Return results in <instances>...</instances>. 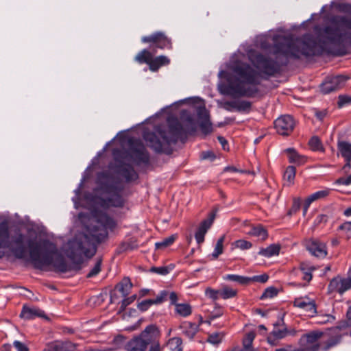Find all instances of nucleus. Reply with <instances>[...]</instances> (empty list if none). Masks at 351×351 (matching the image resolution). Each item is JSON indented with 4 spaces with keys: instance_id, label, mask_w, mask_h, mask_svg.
Returning a JSON list of instances; mask_svg holds the SVG:
<instances>
[{
    "instance_id": "1",
    "label": "nucleus",
    "mask_w": 351,
    "mask_h": 351,
    "mask_svg": "<svg viewBox=\"0 0 351 351\" xmlns=\"http://www.w3.org/2000/svg\"><path fill=\"white\" fill-rule=\"evenodd\" d=\"M96 195L91 199L95 207L92 211L91 221L97 224L88 228L89 235L80 233L62 247L63 252L73 263L80 264L85 258L93 256L96 252L95 241H99L106 237L107 229H112L115 226L114 220L103 210L123 206V197L116 191L97 190Z\"/></svg>"
},
{
    "instance_id": "2",
    "label": "nucleus",
    "mask_w": 351,
    "mask_h": 351,
    "mask_svg": "<svg viewBox=\"0 0 351 351\" xmlns=\"http://www.w3.org/2000/svg\"><path fill=\"white\" fill-rule=\"evenodd\" d=\"M247 56L258 71L243 62L241 54L233 55L228 64V71L219 73V77L226 79L228 82V85L219 86L222 95L232 97H252L257 93L255 86L259 83L261 74L273 75L278 71L279 66L276 61L268 59L254 50L249 51Z\"/></svg>"
},
{
    "instance_id": "3",
    "label": "nucleus",
    "mask_w": 351,
    "mask_h": 351,
    "mask_svg": "<svg viewBox=\"0 0 351 351\" xmlns=\"http://www.w3.org/2000/svg\"><path fill=\"white\" fill-rule=\"evenodd\" d=\"M256 45L262 49H270L276 58L280 55L300 58L302 56L313 55L316 43L310 34L293 39L269 32L267 34L256 36Z\"/></svg>"
},
{
    "instance_id": "4",
    "label": "nucleus",
    "mask_w": 351,
    "mask_h": 351,
    "mask_svg": "<svg viewBox=\"0 0 351 351\" xmlns=\"http://www.w3.org/2000/svg\"><path fill=\"white\" fill-rule=\"evenodd\" d=\"M29 257L36 268L42 269L53 265L61 272L68 271V265L59 254L56 245L48 239L40 241L34 245L32 240L28 241Z\"/></svg>"
},
{
    "instance_id": "5",
    "label": "nucleus",
    "mask_w": 351,
    "mask_h": 351,
    "mask_svg": "<svg viewBox=\"0 0 351 351\" xmlns=\"http://www.w3.org/2000/svg\"><path fill=\"white\" fill-rule=\"evenodd\" d=\"M351 17L335 16L332 20V25L324 29V36L335 43H343L351 38Z\"/></svg>"
},
{
    "instance_id": "6",
    "label": "nucleus",
    "mask_w": 351,
    "mask_h": 351,
    "mask_svg": "<svg viewBox=\"0 0 351 351\" xmlns=\"http://www.w3.org/2000/svg\"><path fill=\"white\" fill-rule=\"evenodd\" d=\"M324 333L319 330H313L303 335L300 340L298 348L300 351H327L332 347L338 344L341 340L340 337L331 338L327 341L319 343V340L322 338Z\"/></svg>"
},
{
    "instance_id": "7",
    "label": "nucleus",
    "mask_w": 351,
    "mask_h": 351,
    "mask_svg": "<svg viewBox=\"0 0 351 351\" xmlns=\"http://www.w3.org/2000/svg\"><path fill=\"white\" fill-rule=\"evenodd\" d=\"M182 127L177 120L175 121V125L170 123V135H166L162 131H158V134L161 138L153 132H145L143 138L151 147L156 152H163L169 147L171 143L176 141V135L180 133Z\"/></svg>"
},
{
    "instance_id": "8",
    "label": "nucleus",
    "mask_w": 351,
    "mask_h": 351,
    "mask_svg": "<svg viewBox=\"0 0 351 351\" xmlns=\"http://www.w3.org/2000/svg\"><path fill=\"white\" fill-rule=\"evenodd\" d=\"M9 228L6 223H0V248H9L13 254L17 258H23L26 254L25 247V236L21 233H18L12 237V241L9 242Z\"/></svg>"
},
{
    "instance_id": "9",
    "label": "nucleus",
    "mask_w": 351,
    "mask_h": 351,
    "mask_svg": "<svg viewBox=\"0 0 351 351\" xmlns=\"http://www.w3.org/2000/svg\"><path fill=\"white\" fill-rule=\"evenodd\" d=\"M158 335L157 327L155 325H149L138 337L127 343L125 349L127 351H145L153 338Z\"/></svg>"
},
{
    "instance_id": "10",
    "label": "nucleus",
    "mask_w": 351,
    "mask_h": 351,
    "mask_svg": "<svg viewBox=\"0 0 351 351\" xmlns=\"http://www.w3.org/2000/svg\"><path fill=\"white\" fill-rule=\"evenodd\" d=\"M348 77L343 75H337L328 77L321 85V91L328 94L341 88L347 81Z\"/></svg>"
},
{
    "instance_id": "11",
    "label": "nucleus",
    "mask_w": 351,
    "mask_h": 351,
    "mask_svg": "<svg viewBox=\"0 0 351 351\" xmlns=\"http://www.w3.org/2000/svg\"><path fill=\"white\" fill-rule=\"evenodd\" d=\"M276 132L282 136L289 135L293 130L295 121L290 115H283L278 117L274 122Z\"/></svg>"
},
{
    "instance_id": "12",
    "label": "nucleus",
    "mask_w": 351,
    "mask_h": 351,
    "mask_svg": "<svg viewBox=\"0 0 351 351\" xmlns=\"http://www.w3.org/2000/svg\"><path fill=\"white\" fill-rule=\"evenodd\" d=\"M142 41L145 43H154L156 47L160 49H170L171 47L170 39H169L164 33L160 32H155L150 36L143 37Z\"/></svg>"
},
{
    "instance_id": "13",
    "label": "nucleus",
    "mask_w": 351,
    "mask_h": 351,
    "mask_svg": "<svg viewBox=\"0 0 351 351\" xmlns=\"http://www.w3.org/2000/svg\"><path fill=\"white\" fill-rule=\"evenodd\" d=\"M306 249L313 256L325 258L327 255L326 245L317 239H310L306 242Z\"/></svg>"
},
{
    "instance_id": "14",
    "label": "nucleus",
    "mask_w": 351,
    "mask_h": 351,
    "mask_svg": "<svg viewBox=\"0 0 351 351\" xmlns=\"http://www.w3.org/2000/svg\"><path fill=\"white\" fill-rule=\"evenodd\" d=\"M351 289V278H341L339 277L334 278L328 285L330 291L338 292L343 293L347 290Z\"/></svg>"
},
{
    "instance_id": "15",
    "label": "nucleus",
    "mask_w": 351,
    "mask_h": 351,
    "mask_svg": "<svg viewBox=\"0 0 351 351\" xmlns=\"http://www.w3.org/2000/svg\"><path fill=\"white\" fill-rule=\"evenodd\" d=\"M293 304L295 307L302 309L308 316L313 317L317 313L314 300L307 297L295 299Z\"/></svg>"
},
{
    "instance_id": "16",
    "label": "nucleus",
    "mask_w": 351,
    "mask_h": 351,
    "mask_svg": "<svg viewBox=\"0 0 351 351\" xmlns=\"http://www.w3.org/2000/svg\"><path fill=\"white\" fill-rule=\"evenodd\" d=\"M215 217V213H211L208 219L204 220L200 223L195 234V240L198 244H201L204 241L205 234L208 230L210 228L214 221Z\"/></svg>"
},
{
    "instance_id": "17",
    "label": "nucleus",
    "mask_w": 351,
    "mask_h": 351,
    "mask_svg": "<svg viewBox=\"0 0 351 351\" xmlns=\"http://www.w3.org/2000/svg\"><path fill=\"white\" fill-rule=\"evenodd\" d=\"M198 117L200 119L199 128L204 134H208L212 132V123L209 119V113L204 108L198 111Z\"/></svg>"
},
{
    "instance_id": "18",
    "label": "nucleus",
    "mask_w": 351,
    "mask_h": 351,
    "mask_svg": "<svg viewBox=\"0 0 351 351\" xmlns=\"http://www.w3.org/2000/svg\"><path fill=\"white\" fill-rule=\"evenodd\" d=\"M180 328L182 333L189 339L192 340L199 331V325L191 322H184Z\"/></svg>"
},
{
    "instance_id": "19",
    "label": "nucleus",
    "mask_w": 351,
    "mask_h": 351,
    "mask_svg": "<svg viewBox=\"0 0 351 351\" xmlns=\"http://www.w3.org/2000/svg\"><path fill=\"white\" fill-rule=\"evenodd\" d=\"M337 149L342 157L345 158L347 163L346 167H350L351 161V143L346 141H339L337 143Z\"/></svg>"
},
{
    "instance_id": "20",
    "label": "nucleus",
    "mask_w": 351,
    "mask_h": 351,
    "mask_svg": "<svg viewBox=\"0 0 351 351\" xmlns=\"http://www.w3.org/2000/svg\"><path fill=\"white\" fill-rule=\"evenodd\" d=\"M43 315L44 312L38 308L24 306L20 316L25 319H32L36 317H42Z\"/></svg>"
},
{
    "instance_id": "21",
    "label": "nucleus",
    "mask_w": 351,
    "mask_h": 351,
    "mask_svg": "<svg viewBox=\"0 0 351 351\" xmlns=\"http://www.w3.org/2000/svg\"><path fill=\"white\" fill-rule=\"evenodd\" d=\"M133 157L138 162L147 163L149 161V154L143 145H138L133 152Z\"/></svg>"
},
{
    "instance_id": "22",
    "label": "nucleus",
    "mask_w": 351,
    "mask_h": 351,
    "mask_svg": "<svg viewBox=\"0 0 351 351\" xmlns=\"http://www.w3.org/2000/svg\"><path fill=\"white\" fill-rule=\"evenodd\" d=\"M285 152L287 153L288 159L290 163H294L298 165L305 163V157L299 154L294 149L289 148L287 149Z\"/></svg>"
},
{
    "instance_id": "23",
    "label": "nucleus",
    "mask_w": 351,
    "mask_h": 351,
    "mask_svg": "<svg viewBox=\"0 0 351 351\" xmlns=\"http://www.w3.org/2000/svg\"><path fill=\"white\" fill-rule=\"evenodd\" d=\"M153 53L146 49L142 50L135 57V60L136 62L141 64L146 63L149 67L153 62Z\"/></svg>"
},
{
    "instance_id": "24",
    "label": "nucleus",
    "mask_w": 351,
    "mask_h": 351,
    "mask_svg": "<svg viewBox=\"0 0 351 351\" xmlns=\"http://www.w3.org/2000/svg\"><path fill=\"white\" fill-rule=\"evenodd\" d=\"M170 62V60L165 56H159L153 59V62L150 65L152 71H156L160 66L167 65Z\"/></svg>"
},
{
    "instance_id": "25",
    "label": "nucleus",
    "mask_w": 351,
    "mask_h": 351,
    "mask_svg": "<svg viewBox=\"0 0 351 351\" xmlns=\"http://www.w3.org/2000/svg\"><path fill=\"white\" fill-rule=\"evenodd\" d=\"M280 250V246L277 244H271L266 248L261 249L258 254L265 257H271L278 255Z\"/></svg>"
},
{
    "instance_id": "26",
    "label": "nucleus",
    "mask_w": 351,
    "mask_h": 351,
    "mask_svg": "<svg viewBox=\"0 0 351 351\" xmlns=\"http://www.w3.org/2000/svg\"><path fill=\"white\" fill-rule=\"evenodd\" d=\"M176 313L184 317L189 316L192 313L191 305L186 303L176 304L175 306Z\"/></svg>"
},
{
    "instance_id": "27",
    "label": "nucleus",
    "mask_w": 351,
    "mask_h": 351,
    "mask_svg": "<svg viewBox=\"0 0 351 351\" xmlns=\"http://www.w3.org/2000/svg\"><path fill=\"white\" fill-rule=\"evenodd\" d=\"M249 234L261 240L266 239L268 236L267 230L261 226L253 227Z\"/></svg>"
},
{
    "instance_id": "28",
    "label": "nucleus",
    "mask_w": 351,
    "mask_h": 351,
    "mask_svg": "<svg viewBox=\"0 0 351 351\" xmlns=\"http://www.w3.org/2000/svg\"><path fill=\"white\" fill-rule=\"evenodd\" d=\"M223 279L226 280L236 282L240 285L250 284V277H245L236 274L226 275L225 276H223Z\"/></svg>"
},
{
    "instance_id": "29",
    "label": "nucleus",
    "mask_w": 351,
    "mask_h": 351,
    "mask_svg": "<svg viewBox=\"0 0 351 351\" xmlns=\"http://www.w3.org/2000/svg\"><path fill=\"white\" fill-rule=\"evenodd\" d=\"M132 287V284L129 278H124L119 285V290L123 296L126 297Z\"/></svg>"
},
{
    "instance_id": "30",
    "label": "nucleus",
    "mask_w": 351,
    "mask_h": 351,
    "mask_svg": "<svg viewBox=\"0 0 351 351\" xmlns=\"http://www.w3.org/2000/svg\"><path fill=\"white\" fill-rule=\"evenodd\" d=\"M182 343L181 338L173 337L168 341L167 346L171 351H182Z\"/></svg>"
},
{
    "instance_id": "31",
    "label": "nucleus",
    "mask_w": 351,
    "mask_h": 351,
    "mask_svg": "<svg viewBox=\"0 0 351 351\" xmlns=\"http://www.w3.org/2000/svg\"><path fill=\"white\" fill-rule=\"evenodd\" d=\"M296 170L293 166H289L287 167L284 173V180L288 182L289 185L294 183Z\"/></svg>"
},
{
    "instance_id": "32",
    "label": "nucleus",
    "mask_w": 351,
    "mask_h": 351,
    "mask_svg": "<svg viewBox=\"0 0 351 351\" xmlns=\"http://www.w3.org/2000/svg\"><path fill=\"white\" fill-rule=\"evenodd\" d=\"M176 236L171 235L162 240L161 241L155 243L156 249L163 250L168 246L171 245L176 240Z\"/></svg>"
},
{
    "instance_id": "33",
    "label": "nucleus",
    "mask_w": 351,
    "mask_h": 351,
    "mask_svg": "<svg viewBox=\"0 0 351 351\" xmlns=\"http://www.w3.org/2000/svg\"><path fill=\"white\" fill-rule=\"evenodd\" d=\"M335 320V316L331 314L319 313L316 316V322L319 324L332 323Z\"/></svg>"
},
{
    "instance_id": "34",
    "label": "nucleus",
    "mask_w": 351,
    "mask_h": 351,
    "mask_svg": "<svg viewBox=\"0 0 351 351\" xmlns=\"http://www.w3.org/2000/svg\"><path fill=\"white\" fill-rule=\"evenodd\" d=\"M225 240V236H221L217 241L214 251L211 256L213 258H217L218 256L223 253V244Z\"/></svg>"
},
{
    "instance_id": "35",
    "label": "nucleus",
    "mask_w": 351,
    "mask_h": 351,
    "mask_svg": "<svg viewBox=\"0 0 351 351\" xmlns=\"http://www.w3.org/2000/svg\"><path fill=\"white\" fill-rule=\"evenodd\" d=\"M223 337L224 335L223 332L212 333L208 335L207 342L212 345L217 346L221 342Z\"/></svg>"
},
{
    "instance_id": "36",
    "label": "nucleus",
    "mask_w": 351,
    "mask_h": 351,
    "mask_svg": "<svg viewBox=\"0 0 351 351\" xmlns=\"http://www.w3.org/2000/svg\"><path fill=\"white\" fill-rule=\"evenodd\" d=\"M271 333L272 334V337H275L276 339H284L287 337L286 327L283 326L282 328H279L276 324H274V329Z\"/></svg>"
},
{
    "instance_id": "37",
    "label": "nucleus",
    "mask_w": 351,
    "mask_h": 351,
    "mask_svg": "<svg viewBox=\"0 0 351 351\" xmlns=\"http://www.w3.org/2000/svg\"><path fill=\"white\" fill-rule=\"evenodd\" d=\"M237 295V291L226 287L220 290V297L224 300L234 298Z\"/></svg>"
},
{
    "instance_id": "38",
    "label": "nucleus",
    "mask_w": 351,
    "mask_h": 351,
    "mask_svg": "<svg viewBox=\"0 0 351 351\" xmlns=\"http://www.w3.org/2000/svg\"><path fill=\"white\" fill-rule=\"evenodd\" d=\"M329 193V190H322L317 191L308 196V202H313L317 199L326 197Z\"/></svg>"
},
{
    "instance_id": "39",
    "label": "nucleus",
    "mask_w": 351,
    "mask_h": 351,
    "mask_svg": "<svg viewBox=\"0 0 351 351\" xmlns=\"http://www.w3.org/2000/svg\"><path fill=\"white\" fill-rule=\"evenodd\" d=\"M251 108V103L244 100H237V111L247 112Z\"/></svg>"
},
{
    "instance_id": "40",
    "label": "nucleus",
    "mask_w": 351,
    "mask_h": 351,
    "mask_svg": "<svg viewBox=\"0 0 351 351\" xmlns=\"http://www.w3.org/2000/svg\"><path fill=\"white\" fill-rule=\"evenodd\" d=\"M309 145L313 151H322L323 149L322 143L318 137L313 136L309 141Z\"/></svg>"
},
{
    "instance_id": "41",
    "label": "nucleus",
    "mask_w": 351,
    "mask_h": 351,
    "mask_svg": "<svg viewBox=\"0 0 351 351\" xmlns=\"http://www.w3.org/2000/svg\"><path fill=\"white\" fill-rule=\"evenodd\" d=\"M171 270V267L169 266L152 267L150 268V271L162 276L167 275Z\"/></svg>"
},
{
    "instance_id": "42",
    "label": "nucleus",
    "mask_w": 351,
    "mask_h": 351,
    "mask_svg": "<svg viewBox=\"0 0 351 351\" xmlns=\"http://www.w3.org/2000/svg\"><path fill=\"white\" fill-rule=\"evenodd\" d=\"M278 290L274 287L267 288L261 295V299L271 298L277 295Z\"/></svg>"
},
{
    "instance_id": "43",
    "label": "nucleus",
    "mask_w": 351,
    "mask_h": 351,
    "mask_svg": "<svg viewBox=\"0 0 351 351\" xmlns=\"http://www.w3.org/2000/svg\"><path fill=\"white\" fill-rule=\"evenodd\" d=\"M123 176L128 180H133L137 178V174L134 169L132 167H128L123 170Z\"/></svg>"
},
{
    "instance_id": "44",
    "label": "nucleus",
    "mask_w": 351,
    "mask_h": 351,
    "mask_svg": "<svg viewBox=\"0 0 351 351\" xmlns=\"http://www.w3.org/2000/svg\"><path fill=\"white\" fill-rule=\"evenodd\" d=\"M314 269L311 267V266H308L307 264L306 263H302L300 265V268L298 269H295L293 270L292 271V275L293 276H300V274L302 273H304L305 271H307L308 270L310 271V272H312V271Z\"/></svg>"
},
{
    "instance_id": "45",
    "label": "nucleus",
    "mask_w": 351,
    "mask_h": 351,
    "mask_svg": "<svg viewBox=\"0 0 351 351\" xmlns=\"http://www.w3.org/2000/svg\"><path fill=\"white\" fill-rule=\"evenodd\" d=\"M255 337V335L254 332H249L247 334L246 337L243 341V344L245 351H247L248 349L251 347L252 341Z\"/></svg>"
},
{
    "instance_id": "46",
    "label": "nucleus",
    "mask_w": 351,
    "mask_h": 351,
    "mask_svg": "<svg viewBox=\"0 0 351 351\" xmlns=\"http://www.w3.org/2000/svg\"><path fill=\"white\" fill-rule=\"evenodd\" d=\"M168 291L166 290L161 291L155 299H152L154 304H160L167 300Z\"/></svg>"
},
{
    "instance_id": "47",
    "label": "nucleus",
    "mask_w": 351,
    "mask_h": 351,
    "mask_svg": "<svg viewBox=\"0 0 351 351\" xmlns=\"http://www.w3.org/2000/svg\"><path fill=\"white\" fill-rule=\"evenodd\" d=\"M221 106L227 111H237V100L224 101Z\"/></svg>"
},
{
    "instance_id": "48",
    "label": "nucleus",
    "mask_w": 351,
    "mask_h": 351,
    "mask_svg": "<svg viewBox=\"0 0 351 351\" xmlns=\"http://www.w3.org/2000/svg\"><path fill=\"white\" fill-rule=\"evenodd\" d=\"M205 294L213 300H217L220 297V290H215L211 288H207L205 290Z\"/></svg>"
},
{
    "instance_id": "49",
    "label": "nucleus",
    "mask_w": 351,
    "mask_h": 351,
    "mask_svg": "<svg viewBox=\"0 0 351 351\" xmlns=\"http://www.w3.org/2000/svg\"><path fill=\"white\" fill-rule=\"evenodd\" d=\"M235 247L241 250H247L252 246V243L245 240H237L234 243Z\"/></svg>"
},
{
    "instance_id": "50",
    "label": "nucleus",
    "mask_w": 351,
    "mask_h": 351,
    "mask_svg": "<svg viewBox=\"0 0 351 351\" xmlns=\"http://www.w3.org/2000/svg\"><path fill=\"white\" fill-rule=\"evenodd\" d=\"M339 228L344 232L348 239L351 237V221L343 223L339 227Z\"/></svg>"
},
{
    "instance_id": "51",
    "label": "nucleus",
    "mask_w": 351,
    "mask_h": 351,
    "mask_svg": "<svg viewBox=\"0 0 351 351\" xmlns=\"http://www.w3.org/2000/svg\"><path fill=\"white\" fill-rule=\"evenodd\" d=\"M101 261L100 259L97 260L96 263L95 264L93 268L90 270V271L88 274L87 277L91 278L97 274H98L101 270Z\"/></svg>"
},
{
    "instance_id": "52",
    "label": "nucleus",
    "mask_w": 351,
    "mask_h": 351,
    "mask_svg": "<svg viewBox=\"0 0 351 351\" xmlns=\"http://www.w3.org/2000/svg\"><path fill=\"white\" fill-rule=\"evenodd\" d=\"M153 304L154 303L152 299L145 300L138 304V308L141 311H145Z\"/></svg>"
},
{
    "instance_id": "53",
    "label": "nucleus",
    "mask_w": 351,
    "mask_h": 351,
    "mask_svg": "<svg viewBox=\"0 0 351 351\" xmlns=\"http://www.w3.org/2000/svg\"><path fill=\"white\" fill-rule=\"evenodd\" d=\"M351 103V97L347 96V95H339V100L337 102L338 106L339 108H341L347 104H349Z\"/></svg>"
},
{
    "instance_id": "54",
    "label": "nucleus",
    "mask_w": 351,
    "mask_h": 351,
    "mask_svg": "<svg viewBox=\"0 0 351 351\" xmlns=\"http://www.w3.org/2000/svg\"><path fill=\"white\" fill-rule=\"evenodd\" d=\"M269 277L266 274L259 275V276H254L253 277H250V283L251 282H266L268 280Z\"/></svg>"
},
{
    "instance_id": "55",
    "label": "nucleus",
    "mask_w": 351,
    "mask_h": 351,
    "mask_svg": "<svg viewBox=\"0 0 351 351\" xmlns=\"http://www.w3.org/2000/svg\"><path fill=\"white\" fill-rule=\"evenodd\" d=\"M13 346L17 351H29L27 346L19 341H14L13 342Z\"/></svg>"
},
{
    "instance_id": "56",
    "label": "nucleus",
    "mask_w": 351,
    "mask_h": 351,
    "mask_svg": "<svg viewBox=\"0 0 351 351\" xmlns=\"http://www.w3.org/2000/svg\"><path fill=\"white\" fill-rule=\"evenodd\" d=\"M136 298V295L123 299L121 302V308H125L127 306L132 303Z\"/></svg>"
},
{
    "instance_id": "57",
    "label": "nucleus",
    "mask_w": 351,
    "mask_h": 351,
    "mask_svg": "<svg viewBox=\"0 0 351 351\" xmlns=\"http://www.w3.org/2000/svg\"><path fill=\"white\" fill-rule=\"evenodd\" d=\"M336 184H343L345 186L350 185L351 184V175L346 178H340L335 182Z\"/></svg>"
},
{
    "instance_id": "58",
    "label": "nucleus",
    "mask_w": 351,
    "mask_h": 351,
    "mask_svg": "<svg viewBox=\"0 0 351 351\" xmlns=\"http://www.w3.org/2000/svg\"><path fill=\"white\" fill-rule=\"evenodd\" d=\"M302 278L304 280H306L307 282H309L312 279V274L311 272H310L308 270L307 271H305L304 273L300 274L299 276Z\"/></svg>"
},
{
    "instance_id": "59",
    "label": "nucleus",
    "mask_w": 351,
    "mask_h": 351,
    "mask_svg": "<svg viewBox=\"0 0 351 351\" xmlns=\"http://www.w3.org/2000/svg\"><path fill=\"white\" fill-rule=\"evenodd\" d=\"M223 315V311L221 309H220L219 308H218L216 311V312H213L210 316V319H215L217 317H219L220 316H221Z\"/></svg>"
},
{
    "instance_id": "60",
    "label": "nucleus",
    "mask_w": 351,
    "mask_h": 351,
    "mask_svg": "<svg viewBox=\"0 0 351 351\" xmlns=\"http://www.w3.org/2000/svg\"><path fill=\"white\" fill-rule=\"evenodd\" d=\"M279 339H276L275 337H272V334L270 333V335L267 337V341L268 343L271 346H276L278 344Z\"/></svg>"
},
{
    "instance_id": "61",
    "label": "nucleus",
    "mask_w": 351,
    "mask_h": 351,
    "mask_svg": "<svg viewBox=\"0 0 351 351\" xmlns=\"http://www.w3.org/2000/svg\"><path fill=\"white\" fill-rule=\"evenodd\" d=\"M169 300L171 304L176 306V304H177L176 302L178 300V296L175 292H171L169 293Z\"/></svg>"
},
{
    "instance_id": "62",
    "label": "nucleus",
    "mask_w": 351,
    "mask_h": 351,
    "mask_svg": "<svg viewBox=\"0 0 351 351\" xmlns=\"http://www.w3.org/2000/svg\"><path fill=\"white\" fill-rule=\"evenodd\" d=\"M218 141L221 144L223 149H226V146L228 145V143L226 140L223 136H218Z\"/></svg>"
},
{
    "instance_id": "63",
    "label": "nucleus",
    "mask_w": 351,
    "mask_h": 351,
    "mask_svg": "<svg viewBox=\"0 0 351 351\" xmlns=\"http://www.w3.org/2000/svg\"><path fill=\"white\" fill-rule=\"evenodd\" d=\"M297 335V330L295 328H286V335L295 336Z\"/></svg>"
},
{
    "instance_id": "64",
    "label": "nucleus",
    "mask_w": 351,
    "mask_h": 351,
    "mask_svg": "<svg viewBox=\"0 0 351 351\" xmlns=\"http://www.w3.org/2000/svg\"><path fill=\"white\" fill-rule=\"evenodd\" d=\"M149 351H160V345L158 343H156L154 344H153L150 349H149Z\"/></svg>"
}]
</instances>
